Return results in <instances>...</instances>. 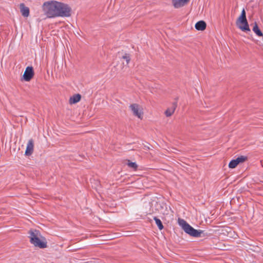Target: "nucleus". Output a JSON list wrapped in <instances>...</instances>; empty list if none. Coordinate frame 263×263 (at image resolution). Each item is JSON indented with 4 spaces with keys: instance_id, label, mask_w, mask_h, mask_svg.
<instances>
[{
    "instance_id": "nucleus-13",
    "label": "nucleus",
    "mask_w": 263,
    "mask_h": 263,
    "mask_svg": "<svg viewBox=\"0 0 263 263\" xmlns=\"http://www.w3.org/2000/svg\"><path fill=\"white\" fill-rule=\"evenodd\" d=\"M189 1H173V5L175 8H179L185 6Z\"/></svg>"
},
{
    "instance_id": "nucleus-7",
    "label": "nucleus",
    "mask_w": 263,
    "mask_h": 263,
    "mask_svg": "<svg viewBox=\"0 0 263 263\" xmlns=\"http://www.w3.org/2000/svg\"><path fill=\"white\" fill-rule=\"evenodd\" d=\"M129 108L132 111L134 116L137 117L138 118H142V112L139 111V105L137 104H133L129 106Z\"/></svg>"
},
{
    "instance_id": "nucleus-5",
    "label": "nucleus",
    "mask_w": 263,
    "mask_h": 263,
    "mask_svg": "<svg viewBox=\"0 0 263 263\" xmlns=\"http://www.w3.org/2000/svg\"><path fill=\"white\" fill-rule=\"evenodd\" d=\"M247 156H240L235 159H233L230 162L229 167L231 168H234L240 163H242L247 160Z\"/></svg>"
},
{
    "instance_id": "nucleus-17",
    "label": "nucleus",
    "mask_w": 263,
    "mask_h": 263,
    "mask_svg": "<svg viewBox=\"0 0 263 263\" xmlns=\"http://www.w3.org/2000/svg\"><path fill=\"white\" fill-rule=\"evenodd\" d=\"M122 59L125 60L127 64H128L130 61V56L128 53H125L124 55L122 56Z\"/></svg>"
},
{
    "instance_id": "nucleus-8",
    "label": "nucleus",
    "mask_w": 263,
    "mask_h": 263,
    "mask_svg": "<svg viewBox=\"0 0 263 263\" xmlns=\"http://www.w3.org/2000/svg\"><path fill=\"white\" fill-rule=\"evenodd\" d=\"M20 12L24 17H27L29 15V7L26 6L24 3L20 4Z\"/></svg>"
},
{
    "instance_id": "nucleus-16",
    "label": "nucleus",
    "mask_w": 263,
    "mask_h": 263,
    "mask_svg": "<svg viewBox=\"0 0 263 263\" xmlns=\"http://www.w3.org/2000/svg\"><path fill=\"white\" fill-rule=\"evenodd\" d=\"M127 165L129 167L133 168L134 171L137 170L138 165L136 162H130L128 160Z\"/></svg>"
},
{
    "instance_id": "nucleus-11",
    "label": "nucleus",
    "mask_w": 263,
    "mask_h": 263,
    "mask_svg": "<svg viewBox=\"0 0 263 263\" xmlns=\"http://www.w3.org/2000/svg\"><path fill=\"white\" fill-rule=\"evenodd\" d=\"M206 24L203 21H199L195 24V28L197 30L203 31L206 28Z\"/></svg>"
},
{
    "instance_id": "nucleus-12",
    "label": "nucleus",
    "mask_w": 263,
    "mask_h": 263,
    "mask_svg": "<svg viewBox=\"0 0 263 263\" xmlns=\"http://www.w3.org/2000/svg\"><path fill=\"white\" fill-rule=\"evenodd\" d=\"M81 96L80 94H76L70 98L69 103L70 104H76L80 101Z\"/></svg>"
},
{
    "instance_id": "nucleus-15",
    "label": "nucleus",
    "mask_w": 263,
    "mask_h": 263,
    "mask_svg": "<svg viewBox=\"0 0 263 263\" xmlns=\"http://www.w3.org/2000/svg\"><path fill=\"white\" fill-rule=\"evenodd\" d=\"M154 220L155 221L156 224L160 230L164 228L163 225L160 219L158 218L157 217H154Z\"/></svg>"
},
{
    "instance_id": "nucleus-9",
    "label": "nucleus",
    "mask_w": 263,
    "mask_h": 263,
    "mask_svg": "<svg viewBox=\"0 0 263 263\" xmlns=\"http://www.w3.org/2000/svg\"><path fill=\"white\" fill-rule=\"evenodd\" d=\"M33 141L32 139H30L27 143L25 151V155L26 156H30L32 154L33 151Z\"/></svg>"
},
{
    "instance_id": "nucleus-6",
    "label": "nucleus",
    "mask_w": 263,
    "mask_h": 263,
    "mask_svg": "<svg viewBox=\"0 0 263 263\" xmlns=\"http://www.w3.org/2000/svg\"><path fill=\"white\" fill-rule=\"evenodd\" d=\"M34 76V71L32 66H27L23 74V79L25 81L31 80Z\"/></svg>"
},
{
    "instance_id": "nucleus-14",
    "label": "nucleus",
    "mask_w": 263,
    "mask_h": 263,
    "mask_svg": "<svg viewBox=\"0 0 263 263\" xmlns=\"http://www.w3.org/2000/svg\"><path fill=\"white\" fill-rule=\"evenodd\" d=\"M252 30L253 32L258 36H262L263 33H262L261 31L259 28L258 25L255 22L254 25V27L252 29Z\"/></svg>"
},
{
    "instance_id": "nucleus-10",
    "label": "nucleus",
    "mask_w": 263,
    "mask_h": 263,
    "mask_svg": "<svg viewBox=\"0 0 263 263\" xmlns=\"http://www.w3.org/2000/svg\"><path fill=\"white\" fill-rule=\"evenodd\" d=\"M177 102H174L173 103L172 107L168 108L165 111V116L166 117L171 116L174 112V111L177 107Z\"/></svg>"
},
{
    "instance_id": "nucleus-3",
    "label": "nucleus",
    "mask_w": 263,
    "mask_h": 263,
    "mask_svg": "<svg viewBox=\"0 0 263 263\" xmlns=\"http://www.w3.org/2000/svg\"><path fill=\"white\" fill-rule=\"evenodd\" d=\"M178 221L179 225L181 227L184 231L191 236L200 237L203 232L202 230L195 229L183 219L178 218Z\"/></svg>"
},
{
    "instance_id": "nucleus-1",
    "label": "nucleus",
    "mask_w": 263,
    "mask_h": 263,
    "mask_svg": "<svg viewBox=\"0 0 263 263\" xmlns=\"http://www.w3.org/2000/svg\"><path fill=\"white\" fill-rule=\"evenodd\" d=\"M44 14L48 18L69 17L71 16V7L62 1H45L42 6Z\"/></svg>"
},
{
    "instance_id": "nucleus-4",
    "label": "nucleus",
    "mask_w": 263,
    "mask_h": 263,
    "mask_svg": "<svg viewBox=\"0 0 263 263\" xmlns=\"http://www.w3.org/2000/svg\"><path fill=\"white\" fill-rule=\"evenodd\" d=\"M237 26L242 31H250V29L246 18V11L242 9L240 16L236 21Z\"/></svg>"
},
{
    "instance_id": "nucleus-2",
    "label": "nucleus",
    "mask_w": 263,
    "mask_h": 263,
    "mask_svg": "<svg viewBox=\"0 0 263 263\" xmlns=\"http://www.w3.org/2000/svg\"><path fill=\"white\" fill-rule=\"evenodd\" d=\"M30 242L34 247L41 249L47 247V241L45 237L42 236L40 232L36 229H31L28 232Z\"/></svg>"
}]
</instances>
